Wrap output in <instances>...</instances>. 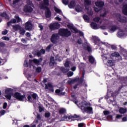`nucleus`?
Listing matches in <instances>:
<instances>
[{
	"label": "nucleus",
	"mask_w": 127,
	"mask_h": 127,
	"mask_svg": "<svg viewBox=\"0 0 127 127\" xmlns=\"http://www.w3.org/2000/svg\"><path fill=\"white\" fill-rule=\"evenodd\" d=\"M59 34L63 37H69L71 36L72 33L67 28H61L59 30Z\"/></svg>",
	"instance_id": "nucleus-1"
},
{
	"label": "nucleus",
	"mask_w": 127,
	"mask_h": 127,
	"mask_svg": "<svg viewBox=\"0 0 127 127\" xmlns=\"http://www.w3.org/2000/svg\"><path fill=\"white\" fill-rule=\"evenodd\" d=\"M95 4L96 7H94V10L96 12H99L100 10L103 9V7L105 5V2L102 1H97L95 2Z\"/></svg>",
	"instance_id": "nucleus-2"
},
{
	"label": "nucleus",
	"mask_w": 127,
	"mask_h": 127,
	"mask_svg": "<svg viewBox=\"0 0 127 127\" xmlns=\"http://www.w3.org/2000/svg\"><path fill=\"white\" fill-rule=\"evenodd\" d=\"M13 97L16 99L18 101H20L21 102H24V100H26V97L25 95H21V93L19 92H15Z\"/></svg>",
	"instance_id": "nucleus-3"
},
{
	"label": "nucleus",
	"mask_w": 127,
	"mask_h": 127,
	"mask_svg": "<svg viewBox=\"0 0 127 127\" xmlns=\"http://www.w3.org/2000/svg\"><path fill=\"white\" fill-rule=\"evenodd\" d=\"M34 7V5H33L32 2L30 1L29 2H28L27 5H25L24 7V11H25V12H31L32 11H33V8H32V7Z\"/></svg>",
	"instance_id": "nucleus-4"
},
{
	"label": "nucleus",
	"mask_w": 127,
	"mask_h": 127,
	"mask_svg": "<svg viewBox=\"0 0 127 127\" xmlns=\"http://www.w3.org/2000/svg\"><path fill=\"white\" fill-rule=\"evenodd\" d=\"M61 25H60L58 22L52 23L50 24L49 27L51 31H53L54 30L59 29Z\"/></svg>",
	"instance_id": "nucleus-5"
},
{
	"label": "nucleus",
	"mask_w": 127,
	"mask_h": 127,
	"mask_svg": "<svg viewBox=\"0 0 127 127\" xmlns=\"http://www.w3.org/2000/svg\"><path fill=\"white\" fill-rule=\"evenodd\" d=\"M78 118H80V116L74 114L73 116H69L68 117L67 116V115H64L62 119L64 121L67 120V119H68V121H70V120H71V121H75V120H74V119H78Z\"/></svg>",
	"instance_id": "nucleus-6"
},
{
	"label": "nucleus",
	"mask_w": 127,
	"mask_h": 127,
	"mask_svg": "<svg viewBox=\"0 0 127 127\" xmlns=\"http://www.w3.org/2000/svg\"><path fill=\"white\" fill-rule=\"evenodd\" d=\"M116 17L119 22H122V23H126V22H127L126 17L122 16L120 13L116 14Z\"/></svg>",
	"instance_id": "nucleus-7"
},
{
	"label": "nucleus",
	"mask_w": 127,
	"mask_h": 127,
	"mask_svg": "<svg viewBox=\"0 0 127 127\" xmlns=\"http://www.w3.org/2000/svg\"><path fill=\"white\" fill-rule=\"evenodd\" d=\"M38 97V95L35 93H33L32 94H31V95H28L27 96L28 102H32V98L33 99V100H36Z\"/></svg>",
	"instance_id": "nucleus-8"
},
{
	"label": "nucleus",
	"mask_w": 127,
	"mask_h": 127,
	"mask_svg": "<svg viewBox=\"0 0 127 127\" xmlns=\"http://www.w3.org/2000/svg\"><path fill=\"white\" fill-rule=\"evenodd\" d=\"M49 6V0H43V2L40 5L41 9L46 8Z\"/></svg>",
	"instance_id": "nucleus-9"
},
{
	"label": "nucleus",
	"mask_w": 127,
	"mask_h": 127,
	"mask_svg": "<svg viewBox=\"0 0 127 127\" xmlns=\"http://www.w3.org/2000/svg\"><path fill=\"white\" fill-rule=\"evenodd\" d=\"M45 89L49 90V92L51 93L54 92V88L53 87V85L51 83H47L45 84Z\"/></svg>",
	"instance_id": "nucleus-10"
},
{
	"label": "nucleus",
	"mask_w": 127,
	"mask_h": 127,
	"mask_svg": "<svg viewBox=\"0 0 127 127\" xmlns=\"http://www.w3.org/2000/svg\"><path fill=\"white\" fill-rule=\"evenodd\" d=\"M25 29L28 31L32 30V23L31 22L28 21L25 23Z\"/></svg>",
	"instance_id": "nucleus-11"
},
{
	"label": "nucleus",
	"mask_w": 127,
	"mask_h": 127,
	"mask_svg": "<svg viewBox=\"0 0 127 127\" xmlns=\"http://www.w3.org/2000/svg\"><path fill=\"white\" fill-rule=\"evenodd\" d=\"M57 40H58V35L57 34H53L51 37V41L54 44L57 43Z\"/></svg>",
	"instance_id": "nucleus-12"
},
{
	"label": "nucleus",
	"mask_w": 127,
	"mask_h": 127,
	"mask_svg": "<svg viewBox=\"0 0 127 127\" xmlns=\"http://www.w3.org/2000/svg\"><path fill=\"white\" fill-rule=\"evenodd\" d=\"M81 110L84 111V112H88L90 114H92L93 113V108L91 107H85L83 105L81 106Z\"/></svg>",
	"instance_id": "nucleus-13"
},
{
	"label": "nucleus",
	"mask_w": 127,
	"mask_h": 127,
	"mask_svg": "<svg viewBox=\"0 0 127 127\" xmlns=\"http://www.w3.org/2000/svg\"><path fill=\"white\" fill-rule=\"evenodd\" d=\"M42 60L43 59L42 58H40L39 59L37 60L36 59H34L33 60H29V62L30 64L33 63L35 64H39V63H41L42 62Z\"/></svg>",
	"instance_id": "nucleus-14"
},
{
	"label": "nucleus",
	"mask_w": 127,
	"mask_h": 127,
	"mask_svg": "<svg viewBox=\"0 0 127 127\" xmlns=\"http://www.w3.org/2000/svg\"><path fill=\"white\" fill-rule=\"evenodd\" d=\"M42 9L46 10L45 14L47 18H50V17H51V11L50 10L49 7L44 8Z\"/></svg>",
	"instance_id": "nucleus-15"
},
{
	"label": "nucleus",
	"mask_w": 127,
	"mask_h": 127,
	"mask_svg": "<svg viewBox=\"0 0 127 127\" xmlns=\"http://www.w3.org/2000/svg\"><path fill=\"white\" fill-rule=\"evenodd\" d=\"M88 61L91 64H97L96 59L92 56H88Z\"/></svg>",
	"instance_id": "nucleus-16"
},
{
	"label": "nucleus",
	"mask_w": 127,
	"mask_h": 127,
	"mask_svg": "<svg viewBox=\"0 0 127 127\" xmlns=\"http://www.w3.org/2000/svg\"><path fill=\"white\" fill-rule=\"evenodd\" d=\"M92 39L94 40V43H95L96 45H99V44L101 43V40L99 37L97 36L93 37Z\"/></svg>",
	"instance_id": "nucleus-17"
},
{
	"label": "nucleus",
	"mask_w": 127,
	"mask_h": 127,
	"mask_svg": "<svg viewBox=\"0 0 127 127\" xmlns=\"http://www.w3.org/2000/svg\"><path fill=\"white\" fill-rule=\"evenodd\" d=\"M85 73H86V71L85 70H83L82 76L78 79V83H79V84H83V82H84V78Z\"/></svg>",
	"instance_id": "nucleus-18"
},
{
	"label": "nucleus",
	"mask_w": 127,
	"mask_h": 127,
	"mask_svg": "<svg viewBox=\"0 0 127 127\" xmlns=\"http://www.w3.org/2000/svg\"><path fill=\"white\" fill-rule=\"evenodd\" d=\"M84 2L85 3V9L89 10V7L87 5H91L92 4V1L90 0H84Z\"/></svg>",
	"instance_id": "nucleus-19"
},
{
	"label": "nucleus",
	"mask_w": 127,
	"mask_h": 127,
	"mask_svg": "<svg viewBox=\"0 0 127 127\" xmlns=\"http://www.w3.org/2000/svg\"><path fill=\"white\" fill-rule=\"evenodd\" d=\"M60 70L62 71L63 73H64V74L66 73H68L69 71H70V68H65L64 67V66H62L60 67Z\"/></svg>",
	"instance_id": "nucleus-20"
},
{
	"label": "nucleus",
	"mask_w": 127,
	"mask_h": 127,
	"mask_svg": "<svg viewBox=\"0 0 127 127\" xmlns=\"http://www.w3.org/2000/svg\"><path fill=\"white\" fill-rule=\"evenodd\" d=\"M67 27L69 28V29H72L75 33H78V29L77 28L74 27V26L72 25H68Z\"/></svg>",
	"instance_id": "nucleus-21"
},
{
	"label": "nucleus",
	"mask_w": 127,
	"mask_h": 127,
	"mask_svg": "<svg viewBox=\"0 0 127 127\" xmlns=\"http://www.w3.org/2000/svg\"><path fill=\"white\" fill-rule=\"evenodd\" d=\"M90 26L92 29H99V28H98V24L94 22L91 23Z\"/></svg>",
	"instance_id": "nucleus-22"
},
{
	"label": "nucleus",
	"mask_w": 127,
	"mask_h": 127,
	"mask_svg": "<svg viewBox=\"0 0 127 127\" xmlns=\"http://www.w3.org/2000/svg\"><path fill=\"white\" fill-rule=\"evenodd\" d=\"M117 29H119V30H121L120 27H117V26H116L115 25L111 26L110 28V30L111 31H112V32H115V31H116Z\"/></svg>",
	"instance_id": "nucleus-23"
},
{
	"label": "nucleus",
	"mask_w": 127,
	"mask_h": 127,
	"mask_svg": "<svg viewBox=\"0 0 127 127\" xmlns=\"http://www.w3.org/2000/svg\"><path fill=\"white\" fill-rule=\"evenodd\" d=\"M122 11L124 15H127V4H126L123 6Z\"/></svg>",
	"instance_id": "nucleus-24"
},
{
	"label": "nucleus",
	"mask_w": 127,
	"mask_h": 127,
	"mask_svg": "<svg viewBox=\"0 0 127 127\" xmlns=\"http://www.w3.org/2000/svg\"><path fill=\"white\" fill-rule=\"evenodd\" d=\"M12 23H16V19H15V18H13V19H11V20L10 21H8L7 23V25L8 27H9V26H10V25H11Z\"/></svg>",
	"instance_id": "nucleus-25"
},
{
	"label": "nucleus",
	"mask_w": 127,
	"mask_h": 127,
	"mask_svg": "<svg viewBox=\"0 0 127 127\" xmlns=\"http://www.w3.org/2000/svg\"><path fill=\"white\" fill-rule=\"evenodd\" d=\"M76 6V2L74 0H72L70 2L68 7L69 8H73Z\"/></svg>",
	"instance_id": "nucleus-26"
},
{
	"label": "nucleus",
	"mask_w": 127,
	"mask_h": 127,
	"mask_svg": "<svg viewBox=\"0 0 127 127\" xmlns=\"http://www.w3.org/2000/svg\"><path fill=\"white\" fill-rule=\"evenodd\" d=\"M119 113L122 115H124V114H126L127 113V109L124 108H120L119 109Z\"/></svg>",
	"instance_id": "nucleus-27"
},
{
	"label": "nucleus",
	"mask_w": 127,
	"mask_h": 127,
	"mask_svg": "<svg viewBox=\"0 0 127 127\" xmlns=\"http://www.w3.org/2000/svg\"><path fill=\"white\" fill-rule=\"evenodd\" d=\"M12 28L15 31H17L18 30H19L21 27L19 24L16 25H12Z\"/></svg>",
	"instance_id": "nucleus-28"
},
{
	"label": "nucleus",
	"mask_w": 127,
	"mask_h": 127,
	"mask_svg": "<svg viewBox=\"0 0 127 127\" xmlns=\"http://www.w3.org/2000/svg\"><path fill=\"white\" fill-rule=\"evenodd\" d=\"M79 69H80L81 70H82L83 71H85V68H86V64H80L78 66Z\"/></svg>",
	"instance_id": "nucleus-29"
},
{
	"label": "nucleus",
	"mask_w": 127,
	"mask_h": 127,
	"mask_svg": "<svg viewBox=\"0 0 127 127\" xmlns=\"http://www.w3.org/2000/svg\"><path fill=\"white\" fill-rule=\"evenodd\" d=\"M66 111L65 108H61L59 110V113L60 115H63V114H65L66 113Z\"/></svg>",
	"instance_id": "nucleus-30"
},
{
	"label": "nucleus",
	"mask_w": 127,
	"mask_h": 127,
	"mask_svg": "<svg viewBox=\"0 0 127 127\" xmlns=\"http://www.w3.org/2000/svg\"><path fill=\"white\" fill-rule=\"evenodd\" d=\"M19 32L21 35H24V34H25L26 31L24 29V28L21 27V28L19 29Z\"/></svg>",
	"instance_id": "nucleus-31"
},
{
	"label": "nucleus",
	"mask_w": 127,
	"mask_h": 127,
	"mask_svg": "<svg viewBox=\"0 0 127 127\" xmlns=\"http://www.w3.org/2000/svg\"><path fill=\"white\" fill-rule=\"evenodd\" d=\"M121 81L124 84L127 85V76L121 77Z\"/></svg>",
	"instance_id": "nucleus-32"
},
{
	"label": "nucleus",
	"mask_w": 127,
	"mask_h": 127,
	"mask_svg": "<svg viewBox=\"0 0 127 127\" xmlns=\"http://www.w3.org/2000/svg\"><path fill=\"white\" fill-rule=\"evenodd\" d=\"M12 91H13V90L11 88L6 89L5 90V94H11V93H12Z\"/></svg>",
	"instance_id": "nucleus-33"
},
{
	"label": "nucleus",
	"mask_w": 127,
	"mask_h": 127,
	"mask_svg": "<svg viewBox=\"0 0 127 127\" xmlns=\"http://www.w3.org/2000/svg\"><path fill=\"white\" fill-rule=\"evenodd\" d=\"M111 56H112V57H121L120 54L117 52H115L114 53H112L111 54Z\"/></svg>",
	"instance_id": "nucleus-34"
},
{
	"label": "nucleus",
	"mask_w": 127,
	"mask_h": 127,
	"mask_svg": "<svg viewBox=\"0 0 127 127\" xmlns=\"http://www.w3.org/2000/svg\"><path fill=\"white\" fill-rule=\"evenodd\" d=\"M54 10L55 11H56V12H57V13H59V14H60V13L62 12V11H61V10L59 8H58L57 7L55 6L54 7Z\"/></svg>",
	"instance_id": "nucleus-35"
},
{
	"label": "nucleus",
	"mask_w": 127,
	"mask_h": 127,
	"mask_svg": "<svg viewBox=\"0 0 127 127\" xmlns=\"http://www.w3.org/2000/svg\"><path fill=\"white\" fill-rule=\"evenodd\" d=\"M52 46H53V44L49 45L46 48V51H47V52H49L50 50H51V48L52 47Z\"/></svg>",
	"instance_id": "nucleus-36"
},
{
	"label": "nucleus",
	"mask_w": 127,
	"mask_h": 127,
	"mask_svg": "<svg viewBox=\"0 0 127 127\" xmlns=\"http://www.w3.org/2000/svg\"><path fill=\"white\" fill-rule=\"evenodd\" d=\"M84 49H85V50H87L88 52H91V51H92V49L88 45L84 47Z\"/></svg>",
	"instance_id": "nucleus-37"
},
{
	"label": "nucleus",
	"mask_w": 127,
	"mask_h": 127,
	"mask_svg": "<svg viewBox=\"0 0 127 127\" xmlns=\"http://www.w3.org/2000/svg\"><path fill=\"white\" fill-rule=\"evenodd\" d=\"M50 64H55L54 57H51L50 59Z\"/></svg>",
	"instance_id": "nucleus-38"
},
{
	"label": "nucleus",
	"mask_w": 127,
	"mask_h": 127,
	"mask_svg": "<svg viewBox=\"0 0 127 127\" xmlns=\"http://www.w3.org/2000/svg\"><path fill=\"white\" fill-rule=\"evenodd\" d=\"M75 9L77 12H80V11H81L82 10V8H81V6H80V5H77L76 6Z\"/></svg>",
	"instance_id": "nucleus-39"
},
{
	"label": "nucleus",
	"mask_w": 127,
	"mask_h": 127,
	"mask_svg": "<svg viewBox=\"0 0 127 127\" xmlns=\"http://www.w3.org/2000/svg\"><path fill=\"white\" fill-rule=\"evenodd\" d=\"M119 30H120V31L118 32V35H119V37H123V36H124V35H125V34H124L122 30L120 29Z\"/></svg>",
	"instance_id": "nucleus-40"
},
{
	"label": "nucleus",
	"mask_w": 127,
	"mask_h": 127,
	"mask_svg": "<svg viewBox=\"0 0 127 127\" xmlns=\"http://www.w3.org/2000/svg\"><path fill=\"white\" fill-rule=\"evenodd\" d=\"M42 71V68L40 66H38L36 69V73H41Z\"/></svg>",
	"instance_id": "nucleus-41"
},
{
	"label": "nucleus",
	"mask_w": 127,
	"mask_h": 127,
	"mask_svg": "<svg viewBox=\"0 0 127 127\" xmlns=\"http://www.w3.org/2000/svg\"><path fill=\"white\" fill-rule=\"evenodd\" d=\"M14 17L17 23L20 22L21 19H20V18H19V16H18V15H15Z\"/></svg>",
	"instance_id": "nucleus-42"
},
{
	"label": "nucleus",
	"mask_w": 127,
	"mask_h": 127,
	"mask_svg": "<svg viewBox=\"0 0 127 127\" xmlns=\"http://www.w3.org/2000/svg\"><path fill=\"white\" fill-rule=\"evenodd\" d=\"M101 18H100V17H96L93 19V20L95 21V22H99Z\"/></svg>",
	"instance_id": "nucleus-43"
},
{
	"label": "nucleus",
	"mask_w": 127,
	"mask_h": 127,
	"mask_svg": "<svg viewBox=\"0 0 127 127\" xmlns=\"http://www.w3.org/2000/svg\"><path fill=\"white\" fill-rule=\"evenodd\" d=\"M83 19H84V20L89 21V20H90V17H89L88 15H83Z\"/></svg>",
	"instance_id": "nucleus-44"
},
{
	"label": "nucleus",
	"mask_w": 127,
	"mask_h": 127,
	"mask_svg": "<svg viewBox=\"0 0 127 127\" xmlns=\"http://www.w3.org/2000/svg\"><path fill=\"white\" fill-rule=\"evenodd\" d=\"M68 77H72L73 75H74V72L72 71H68L67 73Z\"/></svg>",
	"instance_id": "nucleus-45"
},
{
	"label": "nucleus",
	"mask_w": 127,
	"mask_h": 127,
	"mask_svg": "<svg viewBox=\"0 0 127 127\" xmlns=\"http://www.w3.org/2000/svg\"><path fill=\"white\" fill-rule=\"evenodd\" d=\"M5 97L6 99H7L8 100H11V94H6Z\"/></svg>",
	"instance_id": "nucleus-46"
},
{
	"label": "nucleus",
	"mask_w": 127,
	"mask_h": 127,
	"mask_svg": "<svg viewBox=\"0 0 127 127\" xmlns=\"http://www.w3.org/2000/svg\"><path fill=\"white\" fill-rule=\"evenodd\" d=\"M63 3L65 4V5L69 4V0H63Z\"/></svg>",
	"instance_id": "nucleus-47"
},
{
	"label": "nucleus",
	"mask_w": 127,
	"mask_h": 127,
	"mask_svg": "<svg viewBox=\"0 0 127 127\" xmlns=\"http://www.w3.org/2000/svg\"><path fill=\"white\" fill-rule=\"evenodd\" d=\"M51 114L50 112H46L45 113V118H50Z\"/></svg>",
	"instance_id": "nucleus-48"
},
{
	"label": "nucleus",
	"mask_w": 127,
	"mask_h": 127,
	"mask_svg": "<svg viewBox=\"0 0 127 127\" xmlns=\"http://www.w3.org/2000/svg\"><path fill=\"white\" fill-rule=\"evenodd\" d=\"M56 94H57L58 96H60V94L61 93V90L60 89H56L55 91Z\"/></svg>",
	"instance_id": "nucleus-49"
},
{
	"label": "nucleus",
	"mask_w": 127,
	"mask_h": 127,
	"mask_svg": "<svg viewBox=\"0 0 127 127\" xmlns=\"http://www.w3.org/2000/svg\"><path fill=\"white\" fill-rule=\"evenodd\" d=\"M1 16H2V17H5V18H6L7 17V14H6L5 12H2L1 13Z\"/></svg>",
	"instance_id": "nucleus-50"
},
{
	"label": "nucleus",
	"mask_w": 127,
	"mask_h": 127,
	"mask_svg": "<svg viewBox=\"0 0 127 127\" xmlns=\"http://www.w3.org/2000/svg\"><path fill=\"white\" fill-rule=\"evenodd\" d=\"M102 57L103 60H107L108 59V57H107V55L106 54L102 55Z\"/></svg>",
	"instance_id": "nucleus-51"
},
{
	"label": "nucleus",
	"mask_w": 127,
	"mask_h": 127,
	"mask_svg": "<svg viewBox=\"0 0 127 127\" xmlns=\"http://www.w3.org/2000/svg\"><path fill=\"white\" fill-rule=\"evenodd\" d=\"M36 118L38 121H41V116L40 114L37 113Z\"/></svg>",
	"instance_id": "nucleus-52"
},
{
	"label": "nucleus",
	"mask_w": 127,
	"mask_h": 127,
	"mask_svg": "<svg viewBox=\"0 0 127 127\" xmlns=\"http://www.w3.org/2000/svg\"><path fill=\"white\" fill-rule=\"evenodd\" d=\"M82 105H83V106H89V103L85 101H82Z\"/></svg>",
	"instance_id": "nucleus-53"
},
{
	"label": "nucleus",
	"mask_w": 127,
	"mask_h": 127,
	"mask_svg": "<svg viewBox=\"0 0 127 127\" xmlns=\"http://www.w3.org/2000/svg\"><path fill=\"white\" fill-rule=\"evenodd\" d=\"M103 114H104V116H108V115L110 114V111H103Z\"/></svg>",
	"instance_id": "nucleus-54"
},
{
	"label": "nucleus",
	"mask_w": 127,
	"mask_h": 127,
	"mask_svg": "<svg viewBox=\"0 0 127 127\" xmlns=\"http://www.w3.org/2000/svg\"><path fill=\"white\" fill-rule=\"evenodd\" d=\"M20 0H13V4L14 5L16 3H18V2H19V1H20Z\"/></svg>",
	"instance_id": "nucleus-55"
},
{
	"label": "nucleus",
	"mask_w": 127,
	"mask_h": 127,
	"mask_svg": "<svg viewBox=\"0 0 127 127\" xmlns=\"http://www.w3.org/2000/svg\"><path fill=\"white\" fill-rule=\"evenodd\" d=\"M2 39L3 40H6V41H9V38H8V37H6V36L2 37Z\"/></svg>",
	"instance_id": "nucleus-56"
},
{
	"label": "nucleus",
	"mask_w": 127,
	"mask_h": 127,
	"mask_svg": "<svg viewBox=\"0 0 127 127\" xmlns=\"http://www.w3.org/2000/svg\"><path fill=\"white\" fill-rule=\"evenodd\" d=\"M107 11H104V13H101L100 15H101V16H102V17H105V16H106V15H107Z\"/></svg>",
	"instance_id": "nucleus-57"
},
{
	"label": "nucleus",
	"mask_w": 127,
	"mask_h": 127,
	"mask_svg": "<svg viewBox=\"0 0 127 127\" xmlns=\"http://www.w3.org/2000/svg\"><path fill=\"white\" fill-rule=\"evenodd\" d=\"M7 107V103L6 102H5L3 104V109H6Z\"/></svg>",
	"instance_id": "nucleus-58"
},
{
	"label": "nucleus",
	"mask_w": 127,
	"mask_h": 127,
	"mask_svg": "<svg viewBox=\"0 0 127 127\" xmlns=\"http://www.w3.org/2000/svg\"><path fill=\"white\" fill-rule=\"evenodd\" d=\"M6 112L5 110H1L0 112V115H1V116H3V115H4V114H5Z\"/></svg>",
	"instance_id": "nucleus-59"
},
{
	"label": "nucleus",
	"mask_w": 127,
	"mask_h": 127,
	"mask_svg": "<svg viewBox=\"0 0 127 127\" xmlns=\"http://www.w3.org/2000/svg\"><path fill=\"white\" fill-rule=\"evenodd\" d=\"M43 108L41 107V106H39V113H42L43 112Z\"/></svg>",
	"instance_id": "nucleus-60"
},
{
	"label": "nucleus",
	"mask_w": 127,
	"mask_h": 127,
	"mask_svg": "<svg viewBox=\"0 0 127 127\" xmlns=\"http://www.w3.org/2000/svg\"><path fill=\"white\" fill-rule=\"evenodd\" d=\"M40 52L41 53V54H45V50L43 49H41L40 50Z\"/></svg>",
	"instance_id": "nucleus-61"
},
{
	"label": "nucleus",
	"mask_w": 127,
	"mask_h": 127,
	"mask_svg": "<svg viewBox=\"0 0 127 127\" xmlns=\"http://www.w3.org/2000/svg\"><path fill=\"white\" fill-rule=\"evenodd\" d=\"M56 60L59 61V62H61V59H60V57L57 56L55 57Z\"/></svg>",
	"instance_id": "nucleus-62"
},
{
	"label": "nucleus",
	"mask_w": 127,
	"mask_h": 127,
	"mask_svg": "<svg viewBox=\"0 0 127 127\" xmlns=\"http://www.w3.org/2000/svg\"><path fill=\"white\" fill-rule=\"evenodd\" d=\"M48 80V78H44L42 81L43 84H46V83H47Z\"/></svg>",
	"instance_id": "nucleus-63"
},
{
	"label": "nucleus",
	"mask_w": 127,
	"mask_h": 127,
	"mask_svg": "<svg viewBox=\"0 0 127 127\" xmlns=\"http://www.w3.org/2000/svg\"><path fill=\"white\" fill-rule=\"evenodd\" d=\"M84 124L83 123H79V124H78V127H84Z\"/></svg>",
	"instance_id": "nucleus-64"
}]
</instances>
